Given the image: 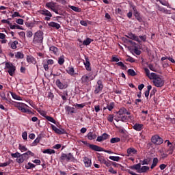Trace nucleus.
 Returning a JSON list of instances; mask_svg holds the SVG:
<instances>
[{"label":"nucleus","instance_id":"obj_1","mask_svg":"<svg viewBox=\"0 0 175 175\" xmlns=\"http://www.w3.org/2000/svg\"><path fill=\"white\" fill-rule=\"evenodd\" d=\"M43 31L38 30L33 35V43L43 44Z\"/></svg>","mask_w":175,"mask_h":175},{"label":"nucleus","instance_id":"obj_2","mask_svg":"<svg viewBox=\"0 0 175 175\" xmlns=\"http://www.w3.org/2000/svg\"><path fill=\"white\" fill-rule=\"evenodd\" d=\"M5 72H8V73L10 75V76H13L14 73H16V67L14 65H13V63L12 62H5V66L4 68Z\"/></svg>","mask_w":175,"mask_h":175},{"label":"nucleus","instance_id":"obj_3","mask_svg":"<svg viewBox=\"0 0 175 175\" xmlns=\"http://www.w3.org/2000/svg\"><path fill=\"white\" fill-rule=\"evenodd\" d=\"M27 105L26 104H24L23 103H14V107H17L18 110H20L22 113H28L29 114H31L32 111L28 109H25V107Z\"/></svg>","mask_w":175,"mask_h":175},{"label":"nucleus","instance_id":"obj_4","mask_svg":"<svg viewBox=\"0 0 175 175\" xmlns=\"http://www.w3.org/2000/svg\"><path fill=\"white\" fill-rule=\"evenodd\" d=\"M151 142L155 146H161L163 143V139L158 135H153L151 138Z\"/></svg>","mask_w":175,"mask_h":175},{"label":"nucleus","instance_id":"obj_5","mask_svg":"<svg viewBox=\"0 0 175 175\" xmlns=\"http://www.w3.org/2000/svg\"><path fill=\"white\" fill-rule=\"evenodd\" d=\"M61 161H66V162H70V161H75V157L72 153L65 154L62 153L60 157Z\"/></svg>","mask_w":175,"mask_h":175},{"label":"nucleus","instance_id":"obj_6","mask_svg":"<svg viewBox=\"0 0 175 175\" xmlns=\"http://www.w3.org/2000/svg\"><path fill=\"white\" fill-rule=\"evenodd\" d=\"M38 12L40 13V14H42V16H46L44 18V20L46 21H50L51 17H53V14H51V12L46 9L40 10V11H38Z\"/></svg>","mask_w":175,"mask_h":175},{"label":"nucleus","instance_id":"obj_7","mask_svg":"<svg viewBox=\"0 0 175 175\" xmlns=\"http://www.w3.org/2000/svg\"><path fill=\"white\" fill-rule=\"evenodd\" d=\"M153 84L155 87L161 88L165 85V81L162 78L157 77L154 80H153Z\"/></svg>","mask_w":175,"mask_h":175},{"label":"nucleus","instance_id":"obj_8","mask_svg":"<svg viewBox=\"0 0 175 175\" xmlns=\"http://www.w3.org/2000/svg\"><path fill=\"white\" fill-rule=\"evenodd\" d=\"M51 128L55 132L57 135H65L66 131L64 129H58L54 124H51Z\"/></svg>","mask_w":175,"mask_h":175},{"label":"nucleus","instance_id":"obj_9","mask_svg":"<svg viewBox=\"0 0 175 175\" xmlns=\"http://www.w3.org/2000/svg\"><path fill=\"white\" fill-rule=\"evenodd\" d=\"M55 84L59 90H65V88H68V83L67 82H61L59 79L56 80Z\"/></svg>","mask_w":175,"mask_h":175},{"label":"nucleus","instance_id":"obj_10","mask_svg":"<svg viewBox=\"0 0 175 175\" xmlns=\"http://www.w3.org/2000/svg\"><path fill=\"white\" fill-rule=\"evenodd\" d=\"M137 154V150L135 148H129L126 150V157H135Z\"/></svg>","mask_w":175,"mask_h":175},{"label":"nucleus","instance_id":"obj_11","mask_svg":"<svg viewBox=\"0 0 175 175\" xmlns=\"http://www.w3.org/2000/svg\"><path fill=\"white\" fill-rule=\"evenodd\" d=\"M126 38H128L129 39H131L132 40H135V42H138V43H142V41L139 38L138 36H137L135 34H133V33L130 32L127 35H125Z\"/></svg>","mask_w":175,"mask_h":175},{"label":"nucleus","instance_id":"obj_12","mask_svg":"<svg viewBox=\"0 0 175 175\" xmlns=\"http://www.w3.org/2000/svg\"><path fill=\"white\" fill-rule=\"evenodd\" d=\"M103 90V84L102 83V80H98L97 81V85H96V89L94 93L99 94L100 91Z\"/></svg>","mask_w":175,"mask_h":175},{"label":"nucleus","instance_id":"obj_13","mask_svg":"<svg viewBox=\"0 0 175 175\" xmlns=\"http://www.w3.org/2000/svg\"><path fill=\"white\" fill-rule=\"evenodd\" d=\"M117 114H119V116H123V114H126V116H130L131 112L128 111V109H126V108L122 107L117 112Z\"/></svg>","mask_w":175,"mask_h":175},{"label":"nucleus","instance_id":"obj_14","mask_svg":"<svg viewBox=\"0 0 175 175\" xmlns=\"http://www.w3.org/2000/svg\"><path fill=\"white\" fill-rule=\"evenodd\" d=\"M110 137V135H109L107 133H105L102 135L98 136L96 139V142H103L105 140H107V138Z\"/></svg>","mask_w":175,"mask_h":175},{"label":"nucleus","instance_id":"obj_15","mask_svg":"<svg viewBox=\"0 0 175 175\" xmlns=\"http://www.w3.org/2000/svg\"><path fill=\"white\" fill-rule=\"evenodd\" d=\"M55 5H57V3L51 1V2H47L45 5V7L47 8L48 9H51L53 12L55 9Z\"/></svg>","mask_w":175,"mask_h":175},{"label":"nucleus","instance_id":"obj_16","mask_svg":"<svg viewBox=\"0 0 175 175\" xmlns=\"http://www.w3.org/2000/svg\"><path fill=\"white\" fill-rule=\"evenodd\" d=\"M89 148L93 151H103V148H100V146L94 144H89Z\"/></svg>","mask_w":175,"mask_h":175},{"label":"nucleus","instance_id":"obj_17","mask_svg":"<svg viewBox=\"0 0 175 175\" xmlns=\"http://www.w3.org/2000/svg\"><path fill=\"white\" fill-rule=\"evenodd\" d=\"M133 15L135 16L136 20L139 21V23H143V16L137 11L133 12Z\"/></svg>","mask_w":175,"mask_h":175},{"label":"nucleus","instance_id":"obj_18","mask_svg":"<svg viewBox=\"0 0 175 175\" xmlns=\"http://www.w3.org/2000/svg\"><path fill=\"white\" fill-rule=\"evenodd\" d=\"M133 128L135 131H140L144 128V125L143 124L136 123L133 125Z\"/></svg>","mask_w":175,"mask_h":175},{"label":"nucleus","instance_id":"obj_19","mask_svg":"<svg viewBox=\"0 0 175 175\" xmlns=\"http://www.w3.org/2000/svg\"><path fill=\"white\" fill-rule=\"evenodd\" d=\"M27 61L29 64H33V65H36V59L33 57L32 55H27Z\"/></svg>","mask_w":175,"mask_h":175},{"label":"nucleus","instance_id":"obj_20","mask_svg":"<svg viewBox=\"0 0 175 175\" xmlns=\"http://www.w3.org/2000/svg\"><path fill=\"white\" fill-rule=\"evenodd\" d=\"M48 25L52 27V28H55L56 29H59L61 28V25L55 22H50Z\"/></svg>","mask_w":175,"mask_h":175},{"label":"nucleus","instance_id":"obj_21","mask_svg":"<svg viewBox=\"0 0 175 175\" xmlns=\"http://www.w3.org/2000/svg\"><path fill=\"white\" fill-rule=\"evenodd\" d=\"M62 97V99L66 102L68 100V90L64 91L62 93L59 94Z\"/></svg>","mask_w":175,"mask_h":175},{"label":"nucleus","instance_id":"obj_22","mask_svg":"<svg viewBox=\"0 0 175 175\" xmlns=\"http://www.w3.org/2000/svg\"><path fill=\"white\" fill-rule=\"evenodd\" d=\"M25 159H27L25 156L22 154L18 157V158L16 159V162H18V163H23V162H24Z\"/></svg>","mask_w":175,"mask_h":175},{"label":"nucleus","instance_id":"obj_23","mask_svg":"<svg viewBox=\"0 0 175 175\" xmlns=\"http://www.w3.org/2000/svg\"><path fill=\"white\" fill-rule=\"evenodd\" d=\"M17 44H18V41L17 40L9 43V46H10L12 50H16V49H17Z\"/></svg>","mask_w":175,"mask_h":175},{"label":"nucleus","instance_id":"obj_24","mask_svg":"<svg viewBox=\"0 0 175 175\" xmlns=\"http://www.w3.org/2000/svg\"><path fill=\"white\" fill-rule=\"evenodd\" d=\"M142 167V163H139L137 164L133 165L131 167V169H134L135 170H137V173H139V170H140Z\"/></svg>","mask_w":175,"mask_h":175},{"label":"nucleus","instance_id":"obj_25","mask_svg":"<svg viewBox=\"0 0 175 175\" xmlns=\"http://www.w3.org/2000/svg\"><path fill=\"white\" fill-rule=\"evenodd\" d=\"M150 170V167L148 166H142L140 170L138 171V173H146V172Z\"/></svg>","mask_w":175,"mask_h":175},{"label":"nucleus","instance_id":"obj_26","mask_svg":"<svg viewBox=\"0 0 175 175\" xmlns=\"http://www.w3.org/2000/svg\"><path fill=\"white\" fill-rule=\"evenodd\" d=\"M88 139L89 140H94L95 139H96V134H95V133L94 132H90L88 133Z\"/></svg>","mask_w":175,"mask_h":175},{"label":"nucleus","instance_id":"obj_27","mask_svg":"<svg viewBox=\"0 0 175 175\" xmlns=\"http://www.w3.org/2000/svg\"><path fill=\"white\" fill-rule=\"evenodd\" d=\"M166 59H168V61H170L172 64H175V60L172 57L165 56L161 59V61H166Z\"/></svg>","mask_w":175,"mask_h":175},{"label":"nucleus","instance_id":"obj_28","mask_svg":"<svg viewBox=\"0 0 175 175\" xmlns=\"http://www.w3.org/2000/svg\"><path fill=\"white\" fill-rule=\"evenodd\" d=\"M42 139V134H40L38 137L32 143V146H37L38 143H39V142H40Z\"/></svg>","mask_w":175,"mask_h":175},{"label":"nucleus","instance_id":"obj_29","mask_svg":"<svg viewBox=\"0 0 175 175\" xmlns=\"http://www.w3.org/2000/svg\"><path fill=\"white\" fill-rule=\"evenodd\" d=\"M68 8H70V9H72V10H73L74 12H77V13H80V12H81V9L79 7L68 5Z\"/></svg>","mask_w":175,"mask_h":175},{"label":"nucleus","instance_id":"obj_30","mask_svg":"<svg viewBox=\"0 0 175 175\" xmlns=\"http://www.w3.org/2000/svg\"><path fill=\"white\" fill-rule=\"evenodd\" d=\"M50 51H52V53H53V54H55V55H57L58 54V48L52 46L49 48Z\"/></svg>","mask_w":175,"mask_h":175},{"label":"nucleus","instance_id":"obj_31","mask_svg":"<svg viewBox=\"0 0 175 175\" xmlns=\"http://www.w3.org/2000/svg\"><path fill=\"white\" fill-rule=\"evenodd\" d=\"M23 154L25 156V158H26V159H28V158H29V155H31V157H35V154L29 150Z\"/></svg>","mask_w":175,"mask_h":175},{"label":"nucleus","instance_id":"obj_32","mask_svg":"<svg viewBox=\"0 0 175 175\" xmlns=\"http://www.w3.org/2000/svg\"><path fill=\"white\" fill-rule=\"evenodd\" d=\"M116 65H118V66H120V68L123 70H126L128 69V67H126V66H125V64H124V63H122V62H119L116 63Z\"/></svg>","mask_w":175,"mask_h":175},{"label":"nucleus","instance_id":"obj_33","mask_svg":"<svg viewBox=\"0 0 175 175\" xmlns=\"http://www.w3.org/2000/svg\"><path fill=\"white\" fill-rule=\"evenodd\" d=\"M66 72H67V73H68V75H70V76L75 75V68H73V67H69L66 70Z\"/></svg>","mask_w":175,"mask_h":175},{"label":"nucleus","instance_id":"obj_34","mask_svg":"<svg viewBox=\"0 0 175 175\" xmlns=\"http://www.w3.org/2000/svg\"><path fill=\"white\" fill-rule=\"evenodd\" d=\"M15 57L18 59H23V58H24V53H23V52H17L15 55Z\"/></svg>","mask_w":175,"mask_h":175},{"label":"nucleus","instance_id":"obj_35","mask_svg":"<svg viewBox=\"0 0 175 175\" xmlns=\"http://www.w3.org/2000/svg\"><path fill=\"white\" fill-rule=\"evenodd\" d=\"M115 107L116 103H114V102H112L107 105V108L109 111H111V110H113V109H114Z\"/></svg>","mask_w":175,"mask_h":175},{"label":"nucleus","instance_id":"obj_36","mask_svg":"<svg viewBox=\"0 0 175 175\" xmlns=\"http://www.w3.org/2000/svg\"><path fill=\"white\" fill-rule=\"evenodd\" d=\"M157 165H158V158L155 157L153 159L150 169H154Z\"/></svg>","mask_w":175,"mask_h":175},{"label":"nucleus","instance_id":"obj_37","mask_svg":"<svg viewBox=\"0 0 175 175\" xmlns=\"http://www.w3.org/2000/svg\"><path fill=\"white\" fill-rule=\"evenodd\" d=\"M42 152H43V154H55V150H54L53 149H46V150H43Z\"/></svg>","mask_w":175,"mask_h":175},{"label":"nucleus","instance_id":"obj_38","mask_svg":"<svg viewBox=\"0 0 175 175\" xmlns=\"http://www.w3.org/2000/svg\"><path fill=\"white\" fill-rule=\"evenodd\" d=\"M109 158L111 161H114L115 162H118L121 159V157L118 156H110Z\"/></svg>","mask_w":175,"mask_h":175},{"label":"nucleus","instance_id":"obj_39","mask_svg":"<svg viewBox=\"0 0 175 175\" xmlns=\"http://www.w3.org/2000/svg\"><path fill=\"white\" fill-rule=\"evenodd\" d=\"M127 73L129 76H132V77H135L136 76V72H135V70L133 69H129L127 70Z\"/></svg>","mask_w":175,"mask_h":175},{"label":"nucleus","instance_id":"obj_40","mask_svg":"<svg viewBox=\"0 0 175 175\" xmlns=\"http://www.w3.org/2000/svg\"><path fill=\"white\" fill-rule=\"evenodd\" d=\"M11 95L13 99H15L16 100H21V97H20V96L17 95L16 93L11 92Z\"/></svg>","mask_w":175,"mask_h":175},{"label":"nucleus","instance_id":"obj_41","mask_svg":"<svg viewBox=\"0 0 175 175\" xmlns=\"http://www.w3.org/2000/svg\"><path fill=\"white\" fill-rule=\"evenodd\" d=\"M133 51L135 54H136V55H140L142 54V51L139 50L137 46H134Z\"/></svg>","mask_w":175,"mask_h":175},{"label":"nucleus","instance_id":"obj_42","mask_svg":"<svg viewBox=\"0 0 175 175\" xmlns=\"http://www.w3.org/2000/svg\"><path fill=\"white\" fill-rule=\"evenodd\" d=\"M119 142H121V139H120L119 137H113L111 138L110 140V143H111L112 144L114 143H118Z\"/></svg>","mask_w":175,"mask_h":175},{"label":"nucleus","instance_id":"obj_43","mask_svg":"<svg viewBox=\"0 0 175 175\" xmlns=\"http://www.w3.org/2000/svg\"><path fill=\"white\" fill-rule=\"evenodd\" d=\"M10 29H21V27L18 25H10Z\"/></svg>","mask_w":175,"mask_h":175},{"label":"nucleus","instance_id":"obj_44","mask_svg":"<svg viewBox=\"0 0 175 175\" xmlns=\"http://www.w3.org/2000/svg\"><path fill=\"white\" fill-rule=\"evenodd\" d=\"M148 77L150 79V80H155V79H157L158 77L157 76V74L152 72L151 74L149 75V76H148Z\"/></svg>","mask_w":175,"mask_h":175},{"label":"nucleus","instance_id":"obj_45","mask_svg":"<svg viewBox=\"0 0 175 175\" xmlns=\"http://www.w3.org/2000/svg\"><path fill=\"white\" fill-rule=\"evenodd\" d=\"M35 166H36L35 164L29 162L27 165H25V169H33Z\"/></svg>","mask_w":175,"mask_h":175},{"label":"nucleus","instance_id":"obj_46","mask_svg":"<svg viewBox=\"0 0 175 175\" xmlns=\"http://www.w3.org/2000/svg\"><path fill=\"white\" fill-rule=\"evenodd\" d=\"M81 81L83 84H87L88 83V76L83 75L81 78Z\"/></svg>","mask_w":175,"mask_h":175},{"label":"nucleus","instance_id":"obj_47","mask_svg":"<svg viewBox=\"0 0 175 175\" xmlns=\"http://www.w3.org/2000/svg\"><path fill=\"white\" fill-rule=\"evenodd\" d=\"M139 163H141V165H148L150 160H148V159H144V160H140Z\"/></svg>","mask_w":175,"mask_h":175},{"label":"nucleus","instance_id":"obj_48","mask_svg":"<svg viewBox=\"0 0 175 175\" xmlns=\"http://www.w3.org/2000/svg\"><path fill=\"white\" fill-rule=\"evenodd\" d=\"M46 120H47V121H49L50 122H53V124H55V120H54V118L51 116H45Z\"/></svg>","mask_w":175,"mask_h":175},{"label":"nucleus","instance_id":"obj_49","mask_svg":"<svg viewBox=\"0 0 175 175\" xmlns=\"http://www.w3.org/2000/svg\"><path fill=\"white\" fill-rule=\"evenodd\" d=\"M64 62H65V59L64 58V56L59 57L58 59L59 65H64Z\"/></svg>","mask_w":175,"mask_h":175},{"label":"nucleus","instance_id":"obj_50","mask_svg":"<svg viewBox=\"0 0 175 175\" xmlns=\"http://www.w3.org/2000/svg\"><path fill=\"white\" fill-rule=\"evenodd\" d=\"M126 61H127L128 62H131V64H133V62H135V59L131 57V56H128L127 58L126 59Z\"/></svg>","mask_w":175,"mask_h":175},{"label":"nucleus","instance_id":"obj_51","mask_svg":"<svg viewBox=\"0 0 175 175\" xmlns=\"http://www.w3.org/2000/svg\"><path fill=\"white\" fill-rule=\"evenodd\" d=\"M160 3H161V5H163V6H167L168 9H172V7H170V5L167 1H160Z\"/></svg>","mask_w":175,"mask_h":175},{"label":"nucleus","instance_id":"obj_52","mask_svg":"<svg viewBox=\"0 0 175 175\" xmlns=\"http://www.w3.org/2000/svg\"><path fill=\"white\" fill-rule=\"evenodd\" d=\"M66 110H67V111H68L71 114H72V113H75V108L74 107L68 106L66 107Z\"/></svg>","mask_w":175,"mask_h":175},{"label":"nucleus","instance_id":"obj_53","mask_svg":"<svg viewBox=\"0 0 175 175\" xmlns=\"http://www.w3.org/2000/svg\"><path fill=\"white\" fill-rule=\"evenodd\" d=\"M19 150H21L22 152H24V151H28V148L21 144L19 145Z\"/></svg>","mask_w":175,"mask_h":175},{"label":"nucleus","instance_id":"obj_54","mask_svg":"<svg viewBox=\"0 0 175 175\" xmlns=\"http://www.w3.org/2000/svg\"><path fill=\"white\" fill-rule=\"evenodd\" d=\"M114 120V115L113 114H109L107 117V120L109 122H113Z\"/></svg>","mask_w":175,"mask_h":175},{"label":"nucleus","instance_id":"obj_55","mask_svg":"<svg viewBox=\"0 0 175 175\" xmlns=\"http://www.w3.org/2000/svg\"><path fill=\"white\" fill-rule=\"evenodd\" d=\"M158 10H159V12H162L163 13H167V10L163 7L159 6Z\"/></svg>","mask_w":175,"mask_h":175},{"label":"nucleus","instance_id":"obj_56","mask_svg":"<svg viewBox=\"0 0 175 175\" xmlns=\"http://www.w3.org/2000/svg\"><path fill=\"white\" fill-rule=\"evenodd\" d=\"M138 38H139L141 40V42H146L147 40V36L144 35V36H139L138 37Z\"/></svg>","mask_w":175,"mask_h":175},{"label":"nucleus","instance_id":"obj_57","mask_svg":"<svg viewBox=\"0 0 175 175\" xmlns=\"http://www.w3.org/2000/svg\"><path fill=\"white\" fill-rule=\"evenodd\" d=\"M119 118H120V121H122V122H126L128 120V116H120L119 117Z\"/></svg>","mask_w":175,"mask_h":175},{"label":"nucleus","instance_id":"obj_58","mask_svg":"<svg viewBox=\"0 0 175 175\" xmlns=\"http://www.w3.org/2000/svg\"><path fill=\"white\" fill-rule=\"evenodd\" d=\"M20 153H18V152H16V153H12L11 154V157H12V158H18L20 157Z\"/></svg>","mask_w":175,"mask_h":175},{"label":"nucleus","instance_id":"obj_59","mask_svg":"<svg viewBox=\"0 0 175 175\" xmlns=\"http://www.w3.org/2000/svg\"><path fill=\"white\" fill-rule=\"evenodd\" d=\"M33 35V33H32V31H26V36L27 38H32Z\"/></svg>","mask_w":175,"mask_h":175},{"label":"nucleus","instance_id":"obj_60","mask_svg":"<svg viewBox=\"0 0 175 175\" xmlns=\"http://www.w3.org/2000/svg\"><path fill=\"white\" fill-rule=\"evenodd\" d=\"M12 18H14V17H21L20 15V13L18 12H15L12 16Z\"/></svg>","mask_w":175,"mask_h":175},{"label":"nucleus","instance_id":"obj_61","mask_svg":"<svg viewBox=\"0 0 175 175\" xmlns=\"http://www.w3.org/2000/svg\"><path fill=\"white\" fill-rule=\"evenodd\" d=\"M38 113L42 116V117L46 118L47 116H46V111H43V110H38Z\"/></svg>","mask_w":175,"mask_h":175},{"label":"nucleus","instance_id":"obj_62","mask_svg":"<svg viewBox=\"0 0 175 175\" xmlns=\"http://www.w3.org/2000/svg\"><path fill=\"white\" fill-rule=\"evenodd\" d=\"M86 70H88V57L85 58V62H83Z\"/></svg>","mask_w":175,"mask_h":175},{"label":"nucleus","instance_id":"obj_63","mask_svg":"<svg viewBox=\"0 0 175 175\" xmlns=\"http://www.w3.org/2000/svg\"><path fill=\"white\" fill-rule=\"evenodd\" d=\"M0 96L3 100H8V98H6V95L3 92L0 94Z\"/></svg>","mask_w":175,"mask_h":175},{"label":"nucleus","instance_id":"obj_64","mask_svg":"<svg viewBox=\"0 0 175 175\" xmlns=\"http://www.w3.org/2000/svg\"><path fill=\"white\" fill-rule=\"evenodd\" d=\"M16 23L17 24H19L20 25H23V24H24V20L19 18V19L16 20Z\"/></svg>","mask_w":175,"mask_h":175}]
</instances>
